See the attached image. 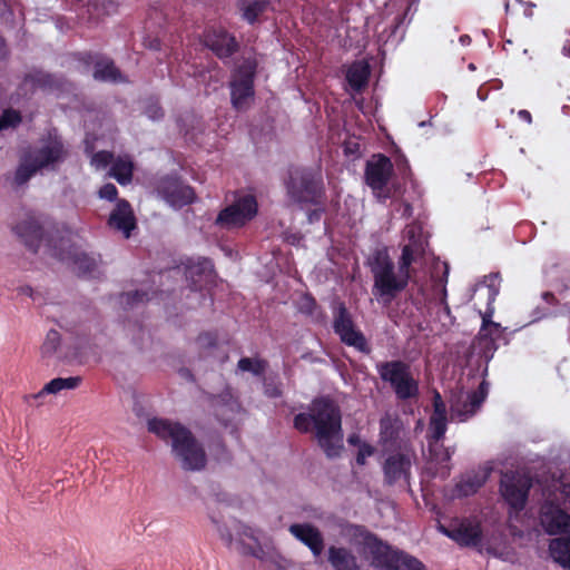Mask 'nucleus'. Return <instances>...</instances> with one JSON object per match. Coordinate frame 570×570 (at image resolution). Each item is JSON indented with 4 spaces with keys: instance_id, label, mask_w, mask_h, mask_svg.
I'll use <instances>...</instances> for the list:
<instances>
[{
    "instance_id": "nucleus-52",
    "label": "nucleus",
    "mask_w": 570,
    "mask_h": 570,
    "mask_svg": "<svg viewBox=\"0 0 570 570\" xmlns=\"http://www.w3.org/2000/svg\"><path fill=\"white\" fill-rule=\"evenodd\" d=\"M502 282V276L500 272H491L488 275H484L476 285H495Z\"/></svg>"
},
{
    "instance_id": "nucleus-19",
    "label": "nucleus",
    "mask_w": 570,
    "mask_h": 570,
    "mask_svg": "<svg viewBox=\"0 0 570 570\" xmlns=\"http://www.w3.org/2000/svg\"><path fill=\"white\" fill-rule=\"evenodd\" d=\"M157 189L163 198L173 206L181 207L191 204L196 197L194 189L175 176L161 178Z\"/></svg>"
},
{
    "instance_id": "nucleus-42",
    "label": "nucleus",
    "mask_w": 570,
    "mask_h": 570,
    "mask_svg": "<svg viewBox=\"0 0 570 570\" xmlns=\"http://www.w3.org/2000/svg\"><path fill=\"white\" fill-rule=\"evenodd\" d=\"M404 287H373V296L383 306H389Z\"/></svg>"
},
{
    "instance_id": "nucleus-25",
    "label": "nucleus",
    "mask_w": 570,
    "mask_h": 570,
    "mask_svg": "<svg viewBox=\"0 0 570 570\" xmlns=\"http://www.w3.org/2000/svg\"><path fill=\"white\" fill-rule=\"evenodd\" d=\"M209 404L214 415L224 426H228L234 414L239 410V404L229 390L217 395H210Z\"/></svg>"
},
{
    "instance_id": "nucleus-41",
    "label": "nucleus",
    "mask_w": 570,
    "mask_h": 570,
    "mask_svg": "<svg viewBox=\"0 0 570 570\" xmlns=\"http://www.w3.org/2000/svg\"><path fill=\"white\" fill-rule=\"evenodd\" d=\"M21 122V112L13 108H7L0 115V132L8 129H16Z\"/></svg>"
},
{
    "instance_id": "nucleus-63",
    "label": "nucleus",
    "mask_w": 570,
    "mask_h": 570,
    "mask_svg": "<svg viewBox=\"0 0 570 570\" xmlns=\"http://www.w3.org/2000/svg\"><path fill=\"white\" fill-rule=\"evenodd\" d=\"M347 441H348L350 444L357 445L358 448L363 443V442H361L360 438L357 435H355V434L354 435H350Z\"/></svg>"
},
{
    "instance_id": "nucleus-26",
    "label": "nucleus",
    "mask_w": 570,
    "mask_h": 570,
    "mask_svg": "<svg viewBox=\"0 0 570 570\" xmlns=\"http://www.w3.org/2000/svg\"><path fill=\"white\" fill-rule=\"evenodd\" d=\"M289 532L304 543L314 557H320L324 550V539L321 531L311 523H294Z\"/></svg>"
},
{
    "instance_id": "nucleus-43",
    "label": "nucleus",
    "mask_w": 570,
    "mask_h": 570,
    "mask_svg": "<svg viewBox=\"0 0 570 570\" xmlns=\"http://www.w3.org/2000/svg\"><path fill=\"white\" fill-rule=\"evenodd\" d=\"M558 295L556 297L553 293L544 292L541 296L549 305H562L570 311V287H561Z\"/></svg>"
},
{
    "instance_id": "nucleus-20",
    "label": "nucleus",
    "mask_w": 570,
    "mask_h": 570,
    "mask_svg": "<svg viewBox=\"0 0 570 570\" xmlns=\"http://www.w3.org/2000/svg\"><path fill=\"white\" fill-rule=\"evenodd\" d=\"M439 531L456 542L460 547H478L483 535L481 525L469 520H462L450 527L439 524Z\"/></svg>"
},
{
    "instance_id": "nucleus-1",
    "label": "nucleus",
    "mask_w": 570,
    "mask_h": 570,
    "mask_svg": "<svg viewBox=\"0 0 570 570\" xmlns=\"http://www.w3.org/2000/svg\"><path fill=\"white\" fill-rule=\"evenodd\" d=\"M407 243L402 247V254L395 268L387 248H377L368 257V265L374 277L373 285H409L415 272L413 264L419 263L425 255L428 242L420 226L411 225L405 230Z\"/></svg>"
},
{
    "instance_id": "nucleus-24",
    "label": "nucleus",
    "mask_w": 570,
    "mask_h": 570,
    "mask_svg": "<svg viewBox=\"0 0 570 570\" xmlns=\"http://www.w3.org/2000/svg\"><path fill=\"white\" fill-rule=\"evenodd\" d=\"M108 225L122 232L126 238H129L131 232L136 228V217L134 210L126 199H118L114 210L110 213Z\"/></svg>"
},
{
    "instance_id": "nucleus-56",
    "label": "nucleus",
    "mask_w": 570,
    "mask_h": 570,
    "mask_svg": "<svg viewBox=\"0 0 570 570\" xmlns=\"http://www.w3.org/2000/svg\"><path fill=\"white\" fill-rule=\"evenodd\" d=\"M519 3L522 7L523 16L527 18H532L535 4L532 2H522V1H519Z\"/></svg>"
},
{
    "instance_id": "nucleus-53",
    "label": "nucleus",
    "mask_w": 570,
    "mask_h": 570,
    "mask_svg": "<svg viewBox=\"0 0 570 570\" xmlns=\"http://www.w3.org/2000/svg\"><path fill=\"white\" fill-rule=\"evenodd\" d=\"M395 161H396V166H397L399 171L401 173L402 178L406 179L411 174V169H410L407 159L404 156H401Z\"/></svg>"
},
{
    "instance_id": "nucleus-13",
    "label": "nucleus",
    "mask_w": 570,
    "mask_h": 570,
    "mask_svg": "<svg viewBox=\"0 0 570 570\" xmlns=\"http://www.w3.org/2000/svg\"><path fill=\"white\" fill-rule=\"evenodd\" d=\"M394 166L391 159L384 154H375L366 161L364 179L373 194L385 202L391 197L387 184L393 175Z\"/></svg>"
},
{
    "instance_id": "nucleus-2",
    "label": "nucleus",
    "mask_w": 570,
    "mask_h": 570,
    "mask_svg": "<svg viewBox=\"0 0 570 570\" xmlns=\"http://www.w3.org/2000/svg\"><path fill=\"white\" fill-rule=\"evenodd\" d=\"M294 428L301 433L314 431L320 448L328 459L343 450L342 414L338 405L326 396L312 401L309 411L294 416Z\"/></svg>"
},
{
    "instance_id": "nucleus-11",
    "label": "nucleus",
    "mask_w": 570,
    "mask_h": 570,
    "mask_svg": "<svg viewBox=\"0 0 570 570\" xmlns=\"http://www.w3.org/2000/svg\"><path fill=\"white\" fill-rule=\"evenodd\" d=\"M258 213L257 199L252 194L237 197L230 205L223 208L215 220L220 228H242L253 220Z\"/></svg>"
},
{
    "instance_id": "nucleus-45",
    "label": "nucleus",
    "mask_w": 570,
    "mask_h": 570,
    "mask_svg": "<svg viewBox=\"0 0 570 570\" xmlns=\"http://www.w3.org/2000/svg\"><path fill=\"white\" fill-rule=\"evenodd\" d=\"M196 342L203 350L213 348L217 345V335L213 332H204L198 335Z\"/></svg>"
},
{
    "instance_id": "nucleus-35",
    "label": "nucleus",
    "mask_w": 570,
    "mask_h": 570,
    "mask_svg": "<svg viewBox=\"0 0 570 570\" xmlns=\"http://www.w3.org/2000/svg\"><path fill=\"white\" fill-rule=\"evenodd\" d=\"M134 165L128 159L118 158L110 168V175L120 184L126 185L132 179Z\"/></svg>"
},
{
    "instance_id": "nucleus-8",
    "label": "nucleus",
    "mask_w": 570,
    "mask_h": 570,
    "mask_svg": "<svg viewBox=\"0 0 570 570\" xmlns=\"http://www.w3.org/2000/svg\"><path fill=\"white\" fill-rule=\"evenodd\" d=\"M376 370L381 380L391 385L399 400L405 401L419 395V383L404 361L381 362L376 364Z\"/></svg>"
},
{
    "instance_id": "nucleus-34",
    "label": "nucleus",
    "mask_w": 570,
    "mask_h": 570,
    "mask_svg": "<svg viewBox=\"0 0 570 570\" xmlns=\"http://www.w3.org/2000/svg\"><path fill=\"white\" fill-rule=\"evenodd\" d=\"M549 551L557 563L570 569V534L552 539L549 543Z\"/></svg>"
},
{
    "instance_id": "nucleus-58",
    "label": "nucleus",
    "mask_w": 570,
    "mask_h": 570,
    "mask_svg": "<svg viewBox=\"0 0 570 570\" xmlns=\"http://www.w3.org/2000/svg\"><path fill=\"white\" fill-rule=\"evenodd\" d=\"M9 49L6 39L0 35V60L7 59Z\"/></svg>"
},
{
    "instance_id": "nucleus-55",
    "label": "nucleus",
    "mask_w": 570,
    "mask_h": 570,
    "mask_svg": "<svg viewBox=\"0 0 570 570\" xmlns=\"http://www.w3.org/2000/svg\"><path fill=\"white\" fill-rule=\"evenodd\" d=\"M217 530L219 532L220 539L226 543L227 547H230L234 541L233 533L226 527H218Z\"/></svg>"
},
{
    "instance_id": "nucleus-5",
    "label": "nucleus",
    "mask_w": 570,
    "mask_h": 570,
    "mask_svg": "<svg viewBox=\"0 0 570 570\" xmlns=\"http://www.w3.org/2000/svg\"><path fill=\"white\" fill-rule=\"evenodd\" d=\"M148 431L165 442H169L174 456L185 471H202L207 464L203 444L191 431L179 422L153 417L147 423Z\"/></svg>"
},
{
    "instance_id": "nucleus-47",
    "label": "nucleus",
    "mask_w": 570,
    "mask_h": 570,
    "mask_svg": "<svg viewBox=\"0 0 570 570\" xmlns=\"http://www.w3.org/2000/svg\"><path fill=\"white\" fill-rule=\"evenodd\" d=\"M431 416L446 417V406L438 391H435L433 396V413Z\"/></svg>"
},
{
    "instance_id": "nucleus-18",
    "label": "nucleus",
    "mask_w": 570,
    "mask_h": 570,
    "mask_svg": "<svg viewBox=\"0 0 570 570\" xmlns=\"http://www.w3.org/2000/svg\"><path fill=\"white\" fill-rule=\"evenodd\" d=\"M540 524L549 535L570 534V514L554 502L542 504Z\"/></svg>"
},
{
    "instance_id": "nucleus-6",
    "label": "nucleus",
    "mask_w": 570,
    "mask_h": 570,
    "mask_svg": "<svg viewBox=\"0 0 570 570\" xmlns=\"http://www.w3.org/2000/svg\"><path fill=\"white\" fill-rule=\"evenodd\" d=\"M66 228L45 218L42 215L28 213L24 217L12 226L13 234L31 253H38L41 245L46 247V252L51 256L50 243L59 244L60 235L67 234Z\"/></svg>"
},
{
    "instance_id": "nucleus-28",
    "label": "nucleus",
    "mask_w": 570,
    "mask_h": 570,
    "mask_svg": "<svg viewBox=\"0 0 570 570\" xmlns=\"http://www.w3.org/2000/svg\"><path fill=\"white\" fill-rule=\"evenodd\" d=\"M403 423L397 416L384 414L380 420V442L386 451L400 449Z\"/></svg>"
},
{
    "instance_id": "nucleus-21",
    "label": "nucleus",
    "mask_w": 570,
    "mask_h": 570,
    "mask_svg": "<svg viewBox=\"0 0 570 570\" xmlns=\"http://www.w3.org/2000/svg\"><path fill=\"white\" fill-rule=\"evenodd\" d=\"M79 61H81L86 66H94V78L98 81H122L121 72L115 66L114 60L104 55L97 52H83L80 53Z\"/></svg>"
},
{
    "instance_id": "nucleus-33",
    "label": "nucleus",
    "mask_w": 570,
    "mask_h": 570,
    "mask_svg": "<svg viewBox=\"0 0 570 570\" xmlns=\"http://www.w3.org/2000/svg\"><path fill=\"white\" fill-rule=\"evenodd\" d=\"M237 535L240 538V551L243 554L253 556L258 558L259 552H262V548L259 546L258 537L256 535V531L245 524H238L236 529Z\"/></svg>"
},
{
    "instance_id": "nucleus-27",
    "label": "nucleus",
    "mask_w": 570,
    "mask_h": 570,
    "mask_svg": "<svg viewBox=\"0 0 570 570\" xmlns=\"http://www.w3.org/2000/svg\"><path fill=\"white\" fill-rule=\"evenodd\" d=\"M65 85L62 77L46 72L41 69H33L24 75L22 86H29L30 91H56L60 90Z\"/></svg>"
},
{
    "instance_id": "nucleus-50",
    "label": "nucleus",
    "mask_w": 570,
    "mask_h": 570,
    "mask_svg": "<svg viewBox=\"0 0 570 570\" xmlns=\"http://www.w3.org/2000/svg\"><path fill=\"white\" fill-rule=\"evenodd\" d=\"M374 453V448L370 445L368 443H362L357 454H356V463L358 465H364L366 458L371 456Z\"/></svg>"
},
{
    "instance_id": "nucleus-29",
    "label": "nucleus",
    "mask_w": 570,
    "mask_h": 570,
    "mask_svg": "<svg viewBox=\"0 0 570 570\" xmlns=\"http://www.w3.org/2000/svg\"><path fill=\"white\" fill-rule=\"evenodd\" d=\"M370 76V63L366 60H356L347 68L345 79L355 92H361L367 86Z\"/></svg>"
},
{
    "instance_id": "nucleus-46",
    "label": "nucleus",
    "mask_w": 570,
    "mask_h": 570,
    "mask_svg": "<svg viewBox=\"0 0 570 570\" xmlns=\"http://www.w3.org/2000/svg\"><path fill=\"white\" fill-rule=\"evenodd\" d=\"M146 293L135 289L132 292L121 295V304L127 307H132L136 303L142 302Z\"/></svg>"
},
{
    "instance_id": "nucleus-15",
    "label": "nucleus",
    "mask_w": 570,
    "mask_h": 570,
    "mask_svg": "<svg viewBox=\"0 0 570 570\" xmlns=\"http://www.w3.org/2000/svg\"><path fill=\"white\" fill-rule=\"evenodd\" d=\"M489 382L483 379L478 389L466 393H459L451 400V414L460 422L473 417L489 395Z\"/></svg>"
},
{
    "instance_id": "nucleus-22",
    "label": "nucleus",
    "mask_w": 570,
    "mask_h": 570,
    "mask_svg": "<svg viewBox=\"0 0 570 570\" xmlns=\"http://www.w3.org/2000/svg\"><path fill=\"white\" fill-rule=\"evenodd\" d=\"M412 462L406 453L390 454L383 464L385 482L390 485L403 480L409 482L411 476Z\"/></svg>"
},
{
    "instance_id": "nucleus-37",
    "label": "nucleus",
    "mask_w": 570,
    "mask_h": 570,
    "mask_svg": "<svg viewBox=\"0 0 570 570\" xmlns=\"http://www.w3.org/2000/svg\"><path fill=\"white\" fill-rule=\"evenodd\" d=\"M267 366V361L263 358L242 357L237 363L240 371L250 372L256 376H262Z\"/></svg>"
},
{
    "instance_id": "nucleus-40",
    "label": "nucleus",
    "mask_w": 570,
    "mask_h": 570,
    "mask_svg": "<svg viewBox=\"0 0 570 570\" xmlns=\"http://www.w3.org/2000/svg\"><path fill=\"white\" fill-rule=\"evenodd\" d=\"M484 484V480L478 475L468 476L456 484V491L462 497H469L478 492Z\"/></svg>"
},
{
    "instance_id": "nucleus-60",
    "label": "nucleus",
    "mask_w": 570,
    "mask_h": 570,
    "mask_svg": "<svg viewBox=\"0 0 570 570\" xmlns=\"http://www.w3.org/2000/svg\"><path fill=\"white\" fill-rule=\"evenodd\" d=\"M404 19H405V13L403 14H399L394 18V21H393V24H392V30H391V33H395L396 30L402 26V23L404 22Z\"/></svg>"
},
{
    "instance_id": "nucleus-36",
    "label": "nucleus",
    "mask_w": 570,
    "mask_h": 570,
    "mask_svg": "<svg viewBox=\"0 0 570 570\" xmlns=\"http://www.w3.org/2000/svg\"><path fill=\"white\" fill-rule=\"evenodd\" d=\"M450 266L446 262L434 259L430 267V278L432 285H446L449 278Z\"/></svg>"
},
{
    "instance_id": "nucleus-61",
    "label": "nucleus",
    "mask_w": 570,
    "mask_h": 570,
    "mask_svg": "<svg viewBox=\"0 0 570 570\" xmlns=\"http://www.w3.org/2000/svg\"><path fill=\"white\" fill-rule=\"evenodd\" d=\"M518 116L521 120H523L528 124L532 122V116H531L530 111H528L525 109L519 110Z\"/></svg>"
},
{
    "instance_id": "nucleus-17",
    "label": "nucleus",
    "mask_w": 570,
    "mask_h": 570,
    "mask_svg": "<svg viewBox=\"0 0 570 570\" xmlns=\"http://www.w3.org/2000/svg\"><path fill=\"white\" fill-rule=\"evenodd\" d=\"M203 42L218 59L225 60L239 50L235 36L223 27H209L203 33Z\"/></svg>"
},
{
    "instance_id": "nucleus-51",
    "label": "nucleus",
    "mask_w": 570,
    "mask_h": 570,
    "mask_svg": "<svg viewBox=\"0 0 570 570\" xmlns=\"http://www.w3.org/2000/svg\"><path fill=\"white\" fill-rule=\"evenodd\" d=\"M145 114L153 120H158L164 117V110L158 102H150L145 109Z\"/></svg>"
},
{
    "instance_id": "nucleus-12",
    "label": "nucleus",
    "mask_w": 570,
    "mask_h": 570,
    "mask_svg": "<svg viewBox=\"0 0 570 570\" xmlns=\"http://www.w3.org/2000/svg\"><path fill=\"white\" fill-rule=\"evenodd\" d=\"M56 236L59 238V244L50 243L52 257L62 262H70L73 268L82 275L91 274L96 271L98 258L94 254L76 248L71 243L69 230L65 235L56 233Z\"/></svg>"
},
{
    "instance_id": "nucleus-57",
    "label": "nucleus",
    "mask_w": 570,
    "mask_h": 570,
    "mask_svg": "<svg viewBox=\"0 0 570 570\" xmlns=\"http://www.w3.org/2000/svg\"><path fill=\"white\" fill-rule=\"evenodd\" d=\"M559 266H560V262H559V259H558L557 257H550V258L546 262V264H544V266H543V272H544L546 274H549L552 269L558 268Z\"/></svg>"
},
{
    "instance_id": "nucleus-9",
    "label": "nucleus",
    "mask_w": 570,
    "mask_h": 570,
    "mask_svg": "<svg viewBox=\"0 0 570 570\" xmlns=\"http://www.w3.org/2000/svg\"><path fill=\"white\" fill-rule=\"evenodd\" d=\"M333 309V331L340 337L341 342L356 351L368 355L372 352L365 335L354 323L353 316L344 302L334 299Z\"/></svg>"
},
{
    "instance_id": "nucleus-4",
    "label": "nucleus",
    "mask_w": 570,
    "mask_h": 570,
    "mask_svg": "<svg viewBox=\"0 0 570 570\" xmlns=\"http://www.w3.org/2000/svg\"><path fill=\"white\" fill-rule=\"evenodd\" d=\"M341 534L379 570H425V566L419 559L392 549L364 525L345 523L341 527Z\"/></svg>"
},
{
    "instance_id": "nucleus-30",
    "label": "nucleus",
    "mask_w": 570,
    "mask_h": 570,
    "mask_svg": "<svg viewBox=\"0 0 570 570\" xmlns=\"http://www.w3.org/2000/svg\"><path fill=\"white\" fill-rule=\"evenodd\" d=\"M327 552V560L334 570H362L357 558L350 549L331 546Z\"/></svg>"
},
{
    "instance_id": "nucleus-23",
    "label": "nucleus",
    "mask_w": 570,
    "mask_h": 570,
    "mask_svg": "<svg viewBox=\"0 0 570 570\" xmlns=\"http://www.w3.org/2000/svg\"><path fill=\"white\" fill-rule=\"evenodd\" d=\"M185 276L190 285H215L214 263L209 258L188 259L185 264Z\"/></svg>"
},
{
    "instance_id": "nucleus-16",
    "label": "nucleus",
    "mask_w": 570,
    "mask_h": 570,
    "mask_svg": "<svg viewBox=\"0 0 570 570\" xmlns=\"http://www.w3.org/2000/svg\"><path fill=\"white\" fill-rule=\"evenodd\" d=\"M532 487L531 479L515 472H508L502 475L500 482V492L504 501L519 512L527 504L530 489Z\"/></svg>"
},
{
    "instance_id": "nucleus-31",
    "label": "nucleus",
    "mask_w": 570,
    "mask_h": 570,
    "mask_svg": "<svg viewBox=\"0 0 570 570\" xmlns=\"http://www.w3.org/2000/svg\"><path fill=\"white\" fill-rule=\"evenodd\" d=\"M269 0H237V8L240 17L249 24H255L259 18L269 9Z\"/></svg>"
},
{
    "instance_id": "nucleus-3",
    "label": "nucleus",
    "mask_w": 570,
    "mask_h": 570,
    "mask_svg": "<svg viewBox=\"0 0 570 570\" xmlns=\"http://www.w3.org/2000/svg\"><path fill=\"white\" fill-rule=\"evenodd\" d=\"M69 157L70 146L60 135L49 132L37 147H28L20 153L17 168L7 179L18 190L38 173L58 171Z\"/></svg>"
},
{
    "instance_id": "nucleus-38",
    "label": "nucleus",
    "mask_w": 570,
    "mask_h": 570,
    "mask_svg": "<svg viewBox=\"0 0 570 570\" xmlns=\"http://www.w3.org/2000/svg\"><path fill=\"white\" fill-rule=\"evenodd\" d=\"M448 420L446 417H430V435H429V444L432 446L436 444L440 440H442L445 435L448 429Z\"/></svg>"
},
{
    "instance_id": "nucleus-59",
    "label": "nucleus",
    "mask_w": 570,
    "mask_h": 570,
    "mask_svg": "<svg viewBox=\"0 0 570 570\" xmlns=\"http://www.w3.org/2000/svg\"><path fill=\"white\" fill-rule=\"evenodd\" d=\"M95 158L99 161H101L104 165H107L110 159L112 158V155L110 153H107V151H100V153H97Z\"/></svg>"
},
{
    "instance_id": "nucleus-39",
    "label": "nucleus",
    "mask_w": 570,
    "mask_h": 570,
    "mask_svg": "<svg viewBox=\"0 0 570 570\" xmlns=\"http://www.w3.org/2000/svg\"><path fill=\"white\" fill-rule=\"evenodd\" d=\"M264 394L269 399H277L283 395V384L278 374H271L263 377Z\"/></svg>"
},
{
    "instance_id": "nucleus-44",
    "label": "nucleus",
    "mask_w": 570,
    "mask_h": 570,
    "mask_svg": "<svg viewBox=\"0 0 570 570\" xmlns=\"http://www.w3.org/2000/svg\"><path fill=\"white\" fill-rule=\"evenodd\" d=\"M61 336L60 333L56 330H50L47 335L46 340L41 346V352L43 355H51L53 354L59 345H60Z\"/></svg>"
},
{
    "instance_id": "nucleus-10",
    "label": "nucleus",
    "mask_w": 570,
    "mask_h": 570,
    "mask_svg": "<svg viewBox=\"0 0 570 570\" xmlns=\"http://www.w3.org/2000/svg\"><path fill=\"white\" fill-rule=\"evenodd\" d=\"M256 68V61L245 60L233 73L229 82L230 102L237 111L249 109L254 100Z\"/></svg>"
},
{
    "instance_id": "nucleus-14",
    "label": "nucleus",
    "mask_w": 570,
    "mask_h": 570,
    "mask_svg": "<svg viewBox=\"0 0 570 570\" xmlns=\"http://www.w3.org/2000/svg\"><path fill=\"white\" fill-rule=\"evenodd\" d=\"M498 294L499 287H489L488 306L485 311L481 313L482 324L476 335L478 344L485 356H488V354L492 356L498 350V342L503 338L505 331L501 324L492 321L494 315L493 302Z\"/></svg>"
},
{
    "instance_id": "nucleus-64",
    "label": "nucleus",
    "mask_w": 570,
    "mask_h": 570,
    "mask_svg": "<svg viewBox=\"0 0 570 570\" xmlns=\"http://www.w3.org/2000/svg\"><path fill=\"white\" fill-rule=\"evenodd\" d=\"M452 452L449 449H443L442 458L440 459L441 462H446L451 460Z\"/></svg>"
},
{
    "instance_id": "nucleus-7",
    "label": "nucleus",
    "mask_w": 570,
    "mask_h": 570,
    "mask_svg": "<svg viewBox=\"0 0 570 570\" xmlns=\"http://www.w3.org/2000/svg\"><path fill=\"white\" fill-rule=\"evenodd\" d=\"M285 188L289 199L298 205H324L325 187L322 174L312 167L294 166L288 169Z\"/></svg>"
},
{
    "instance_id": "nucleus-48",
    "label": "nucleus",
    "mask_w": 570,
    "mask_h": 570,
    "mask_svg": "<svg viewBox=\"0 0 570 570\" xmlns=\"http://www.w3.org/2000/svg\"><path fill=\"white\" fill-rule=\"evenodd\" d=\"M317 306V303L315 301V298L311 295V294H305L303 295L299 304H298V308L302 313H305V314H313L314 309L316 308Z\"/></svg>"
},
{
    "instance_id": "nucleus-54",
    "label": "nucleus",
    "mask_w": 570,
    "mask_h": 570,
    "mask_svg": "<svg viewBox=\"0 0 570 570\" xmlns=\"http://www.w3.org/2000/svg\"><path fill=\"white\" fill-rule=\"evenodd\" d=\"M318 208L312 209L307 213V220L313 224L315 222H318L323 214L325 213V208L323 205H318Z\"/></svg>"
},
{
    "instance_id": "nucleus-32",
    "label": "nucleus",
    "mask_w": 570,
    "mask_h": 570,
    "mask_svg": "<svg viewBox=\"0 0 570 570\" xmlns=\"http://www.w3.org/2000/svg\"><path fill=\"white\" fill-rule=\"evenodd\" d=\"M81 382L82 379L80 376L52 379L42 387L39 393L27 396V401L29 402L30 400H38L46 394H57L62 390H75L81 384Z\"/></svg>"
},
{
    "instance_id": "nucleus-49",
    "label": "nucleus",
    "mask_w": 570,
    "mask_h": 570,
    "mask_svg": "<svg viewBox=\"0 0 570 570\" xmlns=\"http://www.w3.org/2000/svg\"><path fill=\"white\" fill-rule=\"evenodd\" d=\"M98 194H99L100 198L107 199L109 202H114V200H117L118 189H117V187L114 184L108 183V184H105L99 189Z\"/></svg>"
},
{
    "instance_id": "nucleus-62",
    "label": "nucleus",
    "mask_w": 570,
    "mask_h": 570,
    "mask_svg": "<svg viewBox=\"0 0 570 570\" xmlns=\"http://www.w3.org/2000/svg\"><path fill=\"white\" fill-rule=\"evenodd\" d=\"M21 289H22V294L23 295L29 296L33 301L37 299V293H36V289L33 287H31V286L21 287Z\"/></svg>"
}]
</instances>
